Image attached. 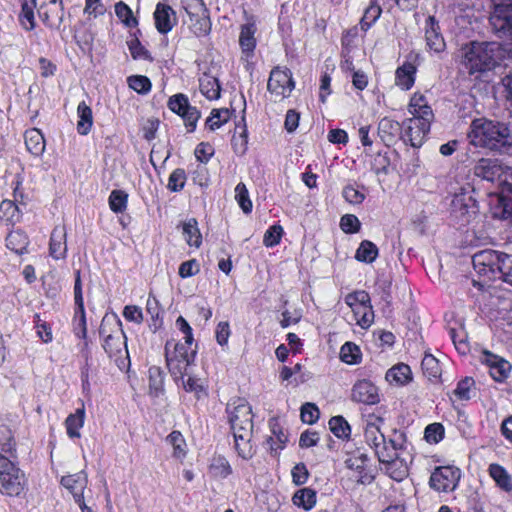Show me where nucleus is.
<instances>
[{"mask_svg": "<svg viewBox=\"0 0 512 512\" xmlns=\"http://www.w3.org/2000/svg\"><path fill=\"white\" fill-rule=\"evenodd\" d=\"M473 385V379L467 377L458 382L457 387L454 390V393L460 400H468L470 399V390Z\"/></svg>", "mask_w": 512, "mask_h": 512, "instance_id": "338daca9", "label": "nucleus"}, {"mask_svg": "<svg viewBox=\"0 0 512 512\" xmlns=\"http://www.w3.org/2000/svg\"><path fill=\"white\" fill-rule=\"evenodd\" d=\"M377 256V246L368 240L362 241L355 253L356 260L365 263H372L377 258Z\"/></svg>", "mask_w": 512, "mask_h": 512, "instance_id": "ea45409f", "label": "nucleus"}, {"mask_svg": "<svg viewBox=\"0 0 512 512\" xmlns=\"http://www.w3.org/2000/svg\"><path fill=\"white\" fill-rule=\"evenodd\" d=\"M406 446L405 434L394 430L389 440L384 442L375 450L380 463L389 462L390 459H395L398 455L404 454Z\"/></svg>", "mask_w": 512, "mask_h": 512, "instance_id": "ddd939ff", "label": "nucleus"}, {"mask_svg": "<svg viewBox=\"0 0 512 512\" xmlns=\"http://www.w3.org/2000/svg\"><path fill=\"white\" fill-rule=\"evenodd\" d=\"M385 378L390 384L404 386L412 381V371L408 365L400 363L390 368Z\"/></svg>", "mask_w": 512, "mask_h": 512, "instance_id": "bb28decb", "label": "nucleus"}, {"mask_svg": "<svg viewBox=\"0 0 512 512\" xmlns=\"http://www.w3.org/2000/svg\"><path fill=\"white\" fill-rule=\"evenodd\" d=\"M340 227L343 232L352 234L360 230L361 223L355 215L346 214L341 217Z\"/></svg>", "mask_w": 512, "mask_h": 512, "instance_id": "0e129e2a", "label": "nucleus"}, {"mask_svg": "<svg viewBox=\"0 0 512 512\" xmlns=\"http://www.w3.org/2000/svg\"><path fill=\"white\" fill-rule=\"evenodd\" d=\"M235 199L244 213L248 214L252 211V202L249 198L246 185L242 182L238 183L235 187Z\"/></svg>", "mask_w": 512, "mask_h": 512, "instance_id": "5fc2aeb1", "label": "nucleus"}, {"mask_svg": "<svg viewBox=\"0 0 512 512\" xmlns=\"http://www.w3.org/2000/svg\"><path fill=\"white\" fill-rule=\"evenodd\" d=\"M169 109L181 116L188 132H193L200 118V112L190 105L188 97L182 93L173 95L168 100Z\"/></svg>", "mask_w": 512, "mask_h": 512, "instance_id": "f8f14e48", "label": "nucleus"}, {"mask_svg": "<svg viewBox=\"0 0 512 512\" xmlns=\"http://www.w3.org/2000/svg\"><path fill=\"white\" fill-rule=\"evenodd\" d=\"M474 172L476 176L484 180L497 182L500 186H507V190L512 192V184L508 182L510 169L503 166L498 159H480L474 168Z\"/></svg>", "mask_w": 512, "mask_h": 512, "instance_id": "0eeeda50", "label": "nucleus"}, {"mask_svg": "<svg viewBox=\"0 0 512 512\" xmlns=\"http://www.w3.org/2000/svg\"><path fill=\"white\" fill-rule=\"evenodd\" d=\"M231 117V112L229 109H213L210 116L206 120V126L214 131L219 129L222 125L228 122Z\"/></svg>", "mask_w": 512, "mask_h": 512, "instance_id": "a18cd8bd", "label": "nucleus"}, {"mask_svg": "<svg viewBox=\"0 0 512 512\" xmlns=\"http://www.w3.org/2000/svg\"><path fill=\"white\" fill-rule=\"evenodd\" d=\"M22 215L20 207L12 200H3L0 204V219L7 225L19 222Z\"/></svg>", "mask_w": 512, "mask_h": 512, "instance_id": "72a5a7b5", "label": "nucleus"}, {"mask_svg": "<svg viewBox=\"0 0 512 512\" xmlns=\"http://www.w3.org/2000/svg\"><path fill=\"white\" fill-rule=\"evenodd\" d=\"M271 430L272 435L268 438L267 444L271 451L277 453L284 448L287 442V436L276 423H271Z\"/></svg>", "mask_w": 512, "mask_h": 512, "instance_id": "09e8293b", "label": "nucleus"}, {"mask_svg": "<svg viewBox=\"0 0 512 512\" xmlns=\"http://www.w3.org/2000/svg\"><path fill=\"white\" fill-rule=\"evenodd\" d=\"M284 234L283 227L279 224L270 226L264 234L263 244L266 247H274L278 245Z\"/></svg>", "mask_w": 512, "mask_h": 512, "instance_id": "13d9d810", "label": "nucleus"}, {"mask_svg": "<svg viewBox=\"0 0 512 512\" xmlns=\"http://www.w3.org/2000/svg\"><path fill=\"white\" fill-rule=\"evenodd\" d=\"M196 349L193 347V341L169 340L165 345L166 364L174 378L183 377L187 373V368L194 362Z\"/></svg>", "mask_w": 512, "mask_h": 512, "instance_id": "7ed1b4c3", "label": "nucleus"}, {"mask_svg": "<svg viewBox=\"0 0 512 512\" xmlns=\"http://www.w3.org/2000/svg\"><path fill=\"white\" fill-rule=\"evenodd\" d=\"M432 120L409 118L406 120L405 140L413 147H420L430 131Z\"/></svg>", "mask_w": 512, "mask_h": 512, "instance_id": "2eb2a0df", "label": "nucleus"}, {"mask_svg": "<svg viewBox=\"0 0 512 512\" xmlns=\"http://www.w3.org/2000/svg\"><path fill=\"white\" fill-rule=\"evenodd\" d=\"M128 194L122 190H113L109 196V207L115 213H122L127 208Z\"/></svg>", "mask_w": 512, "mask_h": 512, "instance_id": "8fccbe9b", "label": "nucleus"}, {"mask_svg": "<svg viewBox=\"0 0 512 512\" xmlns=\"http://www.w3.org/2000/svg\"><path fill=\"white\" fill-rule=\"evenodd\" d=\"M378 131L384 141L393 142L401 136L402 128L399 122L389 117H384L378 124Z\"/></svg>", "mask_w": 512, "mask_h": 512, "instance_id": "7c9ffc66", "label": "nucleus"}, {"mask_svg": "<svg viewBox=\"0 0 512 512\" xmlns=\"http://www.w3.org/2000/svg\"><path fill=\"white\" fill-rule=\"evenodd\" d=\"M425 39L427 47L435 53H442L446 48V43L440 32V26L434 16H429L426 19Z\"/></svg>", "mask_w": 512, "mask_h": 512, "instance_id": "a211bd4d", "label": "nucleus"}, {"mask_svg": "<svg viewBox=\"0 0 512 512\" xmlns=\"http://www.w3.org/2000/svg\"><path fill=\"white\" fill-rule=\"evenodd\" d=\"M340 358L343 362L354 365L360 362L361 360V352L359 347L352 343L346 342L340 350Z\"/></svg>", "mask_w": 512, "mask_h": 512, "instance_id": "de8ad7c7", "label": "nucleus"}, {"mask_svg": "<svg viewBox=\"0 0 512 512\" xmlns=\"http://www.w3.org/2000/svg\"><path fill=\"white\" fill-rule=\"evenodd\" d=\"M342 195L350 204H361L365 199L364 187L356 184H348L344 187Z\"/></svg>", "mask_w": 512, "mask_h": 512, "instance_id": "3c124183", "label": "nucleus"}, {"mask_svg": "<svg viewBox=\"0 0 512 512\" xmlns=\"http://www.w3.org/2000/svg\"><path fill=\"white\" fill-rule=\"evenodd\" d=\"M421 367L423 373L430 380H438L441 376L442 369L439 360L430 353H426L422 359Z\"/></svg>", "mask_w": 512, "mask_h": 512, "instance_id": "4c0bfd02", "label": "nucleus"}, {"mask_svg": "<svg viewBox=\"0 0 512 512\" xmlns=\"http://www.w3.org/2000/svg\"><path fill=\"white\" fill-rule=\"evenodd\" d=\"M351 399L354 402L366 405H375L380 401L378 388L369 380L357 381L351 391Z\"/></svg>", "mask_w": 512, "mask_h": 512, "instance_id": "dca6fc26", "label": "nucleus"}, {"mask_svg": "<svg viewBox=\"0 0 512 512\" xmlns=\"http://www.w3.org/2000/svg\"><path fill=\"white\" fill-rule=\"evenodd\" d=\"M178 378L182 379V385L185 391L195 393L198 398L204 394V389L199 379L190 376L186 380L184 379V376L177 377L176 379Z\"/></svg>", "mask_w": 512, "mask_h": 512, "instance_id": "69168bd1", "label": "nucleus"}, {"mask_svg": "<svg viewBox=\"0 0 512 512\" xmlns=\"http://www.w3.org/2000/svg\"><path fill=\"white\" fill-rule=\"evenodd\" d=\"M154 20L158 32L166 34L176 24L175 12L170 6L158 3L154 12Z\"/></svg>", "mask_w": 512, "mask_h": 512, "instance_id": "6ab92c4d", "label": "nucleus"}, {"mask_svg": "<svg viewBox=\"0 0 512 512\" xmlns=\"http://www.w3.org/2000/svg\"><path fill=\"white\" fill-rule=\"evenodd\" d=\"M36 6L35 0L24 1L21 6L19 14V21L21 26L26 30H33L35 27L34 8Z\"/></svg>", "mask_w": 512, "mask_h": 512, "instance_id": "a19ab883", "label": "nucleus"}, {"mask_svg": "<svg viewBox=\"0 0 512 512\" xmlns=\"http://www.w3.org/2000/svg\"><path fill=\"white\" fill-rule=\"evenodd\" d=\"M256 31L257 26L254 21H249L246 24L241 25L239 45L246 57H249L256 47Z\"/></svg>", "mask_w": 512, "mask_h": 512, "instance_id": "4be33fe9", "label": "nucleus"}, {"mask_svg": "<svg viewBox=\"0 0 512 512\" xmlns=\"http://www.w3.org/2000/svg\"><path fill=\"white\" fill-rule=\"evenodd\" d=\"M416 72L417 68L413 63L404 62L396 69L395 84L402 90H410L415 83Z\"/></svg>", "mask_w": 512, "mask_h": 512, "instance_id": "5701e85b", "label": "nucleus"}, {"mask_svg": "<svg viewBox=\"0 0 512 512\" xmlns=\"http://www.w3.org/2000/svg\"><path fill=\"white\" fill-rule=\"evenodd\" d=\"M149 389L150 394L157 397L163 391L164 376L159 367L152 366L149 368Z\"/></svg>", "mask_w": 512, "mask_h": 512, "instance_id": "49530a36", "label": "nucleus"}, {"mask_svg": "<svg viewBox=\"0 0 512 512\" xmlns=\"http://www.w3.org/2000/svg\"><path fill=\"white\" fill-rule=\"evenodd\" d=\"M166 443L172 447V456L176 459H183L187 453V444L179 431H172L166 437Z\"/></svg>", "mask_w": 512, "mask_h": 512, "instance_id": "e433bc0d", "label": "nucleus"}, {"mask_svg": "<svg viewBox=\"0 0 512 512\" xmlns=\"http://www.w3.org/2000/svg\"><path fill=\"white\" fill-rule=\"evenodd\" d=\"M504 257L505 253L495 250L479 251L472 258L474 270L484 281L501 279Z\"/></svg>", "mask_w": 512, "mask_h": 512, "instance_id": "39448f33", "label": "nucleus"}, {"mask_svg": "<svg viewBox=\"0 0 512 512\" xmlns=\"http://www.w3.org/2000/svg\"><path fill=\"white\" fill-rule=\"evenodd\" d=\"M408 112L412 115L411 118L432 121L434 119L432 108L428 104L426 97L419 92L412 95L408 104Z\"/></svg>", "mask_w": 512, "mask_h": 512, "instance_id": "aec40b11", "label": "nucleus"}, {"mask_svg": "<svg viewBox=\"0 0 512 512\" xmlns=\"http://www.w3.org/2000/svg\"><path fill=\"white\" fill-rule=\"evenodd\" d=\"M425 439L429 443H438L444 436V427L440 423L429 424L425 428Z\"/></svg>", "mask_w": 512, "mask_h": 512, "instance_id": "680f3d73", "label": "nucleus"}, {"mask_svg": "<svg viewBox=\"0 0 512 512\" xmlns=\"http://www.w3.org/2000/svg\"><path fill=\"white\" fill-rule=\"evenodd\" d=\"M116 16L127 26L134 27L138 24L137 19L133 16L132 10L128 5L123 2H118L115 5Z\"/></svg>", "mask_w": 512, "mask_h": 512, "instance_id": "4d7b16f0", "label": "nucleus"}, {"mask_svg": "<svg viewBox=\"0 0 512 512\" xmlns=\"http://www.w3.org/2000/svg\"><path fill=\"white\" fill-rule=\"evenodd\" d=\"M186 182V174L183 169L174 170L168 179V188L171 191L177 192L183 189Z\"/></svg>", "mask_w": 512, "mask_h": 512, "instance_id": "052dcab7", "label": "nucleus"}, {"mask_svg": "<svg viewBox=\"0 0 512 512\" xmlns=\"http://www.w3.org/2000/svg\"><path fill=\"white\" fill-rule=\"evenodd\" d=\"M28 245V239L21 231H12L6 237V246L15 253L22 254Z\"/></svg>", "mask_w": 512, "mask_h": 512, "instance_id": "37998d69", "label": "nucleus"}, {"mask_svg": "<svg viewBox=\"0 0 512 512\" xmlns=\"http://www.w3.org/2000/svg\"><path fill=\"white\" fill-rule=\"evenodd\" d=\"M479 360L486 365L491 377L498 382L505 380L511 371V365L508 361L487 350L481 352Z\"/></svg>", "mask_w": 512, "mask_h": 512, "instance_id": "4468645a", "label": "nucleus"}, {"mask_svg": "<svg viewBox=\"0 0 512 512\" xmlns=\"http://www.w3.org/2000/svg\"><path fill=\"white\" fill-rule=\"evenodd\" d=\"M468 139L475 147L495 151H502V149L512 145L509 127L503 122L485 117L472 120L469 127Z\"/></svg>", "mask_w": 512, "mask_h": 512, "instance_id": "f03ea898", "label": "nucleus"}, {"mask_svg": "<svg viewBox=\"0 0 512 512\" xmlns=\"http://www.w3.org/2000/svg\"><path fill=\"white\" fill-rule=\"evenodd\" d=\"M301 420L306 424H314L320 416L318 407L310 402H307L301 407Z\"/></svg>", "mask_w": 512, "mask_h": 512, "instance_id": "bf43d9fd", "label": "nucleus"}, {"mask_svg": "<svg viewBox=\"0 0 512 512\" xmlns=\"http://www.w3.org/2000/svg\"><path fill=\"white\" fill-rule=\"evenodd\" d=\"M216 341L219 345L225 346L228 343V339L230 337L231 331L230 326L227 321H222L218 323L216 327Z\"/></svg>", "mask_w": 512, "mask_h": 512, "instance_id": "774afa93", "label": "nucleus"}, {"mask_svg": "<svg viewBox=\"0 0 512 512\" xmlns=\"http://www.w3.org/2000/svg\"><path fill=\"white\" fill-rule=\"evenodd\" d=\"M294 88L295 82L288 68L277 66L272 69L267 89L274 101H281L289 97Z\"/></svg>", "mask_w": 512, "mask_h": 512, "instance_id": "6e6552de", "label": "nucleus"}, {"mask_svg": "<svg viewBox=\"0 0 512 512\" xmlns=\"http://www.w3.org/2000/svg\"><path fill=\"white\" fill-rule=\"evenodd\" d=\"M85 422V408L84 404L75 413L70 414L65 420V427L67 435L70 438H80V430Z\"/></svg>", "mask_w": 512, "mask_h": 512, "instance_id": "cd10ccee", "label": "nucleus"}, {"mask_svg": "<svg viewBox=\"0 0 512 512\" xmlns=\"http://www.w3.org/2000/svg\"><path fill=\"white\" fill-rule=\"evenodd\" d=\"M370 302V296L366 291L359 290L349 293L345 297V303L352 309Z\"/></svg>", "mask_w": 512, "mask_h": 512, "instance_id": "e2e57ef3", "label": "nucleus"}, {"mask_svg": "<svg viewBox=\"0 0 512 512\" xmlns=\"http://www.w3.org/2000/svg\"><path fill=\"white\" fill-rule=\"evenodd\" d=\"M382 13L381 7L372 2L365 10L360 25L363 30H368L380 17Z\"/></svg>", "mask_w": 512, "mask_h": 512, "instance_id": "864d4df0", "label": "nucleus"}, {"mask_svg": "<svg viewBox=\"0 0 512 512\" xmlns=\"http://www.w3.org/2000/svg\"><path fill=\"white\" fill-rule=\"evenodd\" d=\"M226 411L238 455L246 460L252 458L255 451L250 443L253 429L251 406L245 399L237 398L228 403Z\"/></svg>", "mask_w": 512, "mask_h": 512, "instance_id": "f257e3e1", "label": "nucleus"}, {"mask_svg": "<svg viewBox=\"0 0 512 512\" xmlns=\"http://www.w3.org/2000/svg\"><path fill=\"white\" fill-rule=\"evenodd\" d=\"M364 437L366 443L374 449V451L384 442L386 439L384 434L380 431L379 427L375 423H367L364 430Z\"/></svg>", "mask_w": 512, "mask_h": 512, "instance_id": "79ce46f5", "label": "nucleus"}, {"mask_svg": "<svg viewBox=\"0 0 512 512\" xmlns=\"http://www.w3.org/2000/svg\"><path fill=\"white\" fill-rule=\"evenodd\" d=\"M353 317L357 325L363 329L369 328L374 322V312L370 302L352 309Z\"/></svg>", "mask_w": 512, "mask_h": 512, "instance_id": "f704fd0d", "label": "nucleus"}, {"mask_svg": "<svg viewBox=\"0 0 512 512\" xmlns=\"http://www.w3.org/2000/svg\"><path fill=\"white\" fill-rule=\"evenodd\" d=\"M87 483V475L84 471L63 476L61 479L62 486L73 495L75 502L79 506H82Z\"/></svg>", "mask_w": 512, "mask_h": 512, "instance_id": "f3484780", "label": "nucleus"}, {"mask_svg": "<svg viewBox=\"0 0 512 512\" xmlns=\"http://www.w3.org/2000/svg\"><path fill=\"white\" fill-rule=\"evenodd\" d=\"M73 332L78 338H86L87 324L80 271L75 273Z\"/></svg>", "mask_w": 512, "mask_h": 512, "instance_id": "9b49d317", "label": "nucleus"}, {"mask_svg": "<svg viewBox=\"0 0 512 512\" xmlns=\"http://www.w3.org/2000/svg\"><path fill=\"white\" fill-rule=\"evenodd\" d=\"M316 501V492L308 487L297 490L292 497L293 504L305 511L311 510L316 505Z\"/></svg>", "mask_w": 512, "mask_h": 512, "instance_id": "2f4dec72", "label": "nucleus"}, {"mask_svg": "<svg viewBox=\"0 0 512 512\" xmlns=\"http://www.w3.org/2000/svg\"><path fill=\"white\" fill-rule=\"evenodd\" d=\"M461 470L454 466L437 467L431 474L429 484L438 492H451L458 486Z\"/></svg>", "mask_w": 512, "mask_h": 512, "instance_id": "9d476101", "label": "nucleus"}, {"mask_svg": "<svg viewBox=\"0 0 512 512\" xmlns=\"http://www.w3.org/2000/svg\"><path fill=\"white\" fill-rule=\"evenodd\" d=\"M109 328V320L104 318L100 326V335L104 339L103 348L111 359H114L118 367L124 364L128 357L126 337L121 329L120 321H114Z\"/></svg>", "mask_w": 512, "mask_h": 512, "instance_id": "20e7f679", "label": "nucleus"}, {"mask_svg": "<svg viewBox=\"0 0 512 512\" xmlns=\"http://www.w3.org/2000/svg\"><path fill=\"white\" fill-rule=\"evenodd\" d=\"M188 16V27L197 37L207 36L211 31L209 12L202 0H183Z\"/></svg>", "mask_w": 512, "mask_h": 512, "instance_id": "423d86ee", "label": "nucleus"}, {"mask_svg": "<svg viewBox=\"0 0 512 512\" xmlns=\"http://www.w3.org/2000/svg\"><path fill=\"white\" fill-rule=\"evenodd\" d=\"M210 472L215 477L226 478L232 473V468L224 457L217 456L210 464Z\"/></svg>", "mask_w": 512, "mask_h": 512, "instance_id": "603ef678", "label": "nucleus"}, {"mask_svg": "<svg viewBox=\"0 0 512 512\" xmlns=\"http://www.w3.org/2000/svg\"><path fill=\"white\" fill-rule=\"evenodd\" d=\"M488 474L500 490L506 493L512 492V477L502 465L497 463L490 464Z\"/></svg>", "mask_w": 512, "mask_h": 512, "instance_id": "b1692460", "label": "nucleus"}, {"mask_svg": "<svg viewBox=\"0 0 512 512\" xmlns=\"http://www.w3.org/2000/svg\"><path fill=\"white\" fill-rule=\"evenodd\" d=\"M25 145L27 150L35 155H41L45 150V140L38 129H29L25 132Z\"/></svg>", "mask_w": 512, "mask_h": 512, "instance_id": "473e14b6", "label": "nucleus"}, {"mask_svg": "<svg viewBox=\"0 0 512 512\" xmlns=\"http://www.w3.org/2000/svg\"><path fill=\"white\" fill-rule=\"evenodd\" d=\"M0 486L10 496L19 495L23 489L22 474L7 456H0Z\"/></svg>", "mask_w": 512, "mask_h": 512, "instance_id": "1a4fd4ad", "label": "nucleus"}, {"mask_svg": "<svg viewBox=\"0 0 512 512\" xmlns=\"http://www.w3.org/2000/svg\"><path fill=\"white\" fill-rule=\"evenodd\" d=\"M383 470L396 481L403 480L408 475V464L403 454L398 455L389 462H382Z\"/></svg>", "mask_w": 512, "mask_h": 512, "instance_id": "a878e982", "label": "nucleus"}, {"mask_svg": "<svg viewBox=\"0 0 512 512\" xmlns=\"http://www.w3.org/2000/svg\"><path fill=\"white\" fill-rule=\"evenodd\" d=\"M182 235L190 247L199 248L202 244V235L195 218H190L182 224Z\"/></svg>", "mask_w": 512, "mask_h": 512, "instance_id": "c85d7f7f", "label": "nucleus"}, {"mask_svg": "<svg viewBox=\"0 0 512 512\" xmlns=\"http://www.w3.org/2000/svg\"><path fill=\"white\" fill-rule=\"evenodd\" d=\"M128 86L140 94L150 92L152 84L148 77L142 75H134L127 78Z\"/></svg>", "mask_w": 512, "mask_h": 512, "instance_id": "6e6d98bb", "label": "nucleus"}, {"mask_svg": "<svg viewBox=\"0 0 512 512\" xmlns=\"http://www.w3.org/2000/svg\"><path fill=\"white\" fill-rule=\"evenodd\" d=\"M368 458L365 454H359L349 457L346 460V466L349 470L358 473L357 481L364 484L368 481V477L364 474L367 468Z\"/></svg>", "mask_w": 512, "mask_h": 512, "instance_id": "c9c22d12", "label": "nucleus"}, {"mask_svg": "<svg viewBox=\"0 0 512 512\" xmlns=\"http://www.w3.org/2000/svg\"><path fill=\"white\" fill-rule=\"evenodd\" d=\"M67 232L64 226H56L50 237L49 252L56 259H64L67 254Z\"/></svg>", "mask_w": 512, "mask_h": 512, "instance_id": "412c9836", "label": "nucleus"}, {"mask_svg": "<svg viewBox=\"0 0 512 512\" xmlns=\"http://www.w3.org/2000/svg\"><path fill=\"white\" fill-rule=\"evenodd\" d=\"M15 442L12 431L7 426H0V456L14 457Z\"/></svg>", "mask_w": 512, "mask_h": 512, "instance_id": "58836bf2", "label": "nucleus"}, {"mask_svg": "<svg viewBox=\"0 0 512 512\" xmlns=\"http://www.w3.org/2000/svg\"><path fill=\"white\" fill-rule=\"evenodd\" d=\"M77 132L80 135H87L93 126V113L90 106L84 101L77 106Z\"/></svg>", "mask_w": 512, "mask_h": 512, "instance_id": "c756f323", "label": "nucleus"}, {"mask_svg": "<svg viewBox=\"0 0 512 512\" xmlns=\"http://www.w3.org/2000/svg\"><path fill=\"white\" fill-rule=\"evenodd\" d=\"M199 89L208 100H216L220 97L221 87L219 80L210 72H205L200 76Z\"/></svg>", "mask_w": 512, "mask_h": 512, "instance_id": "393cba45", "label": "nucleus"}, {"mask_svg": "<svg viewBox=\"0 0 512 512\" xmlns=\"http://www.w3.org/2000/svg\"><path fill=\"white\" fill-rule=\"evenodd\" d=\"M329 428L337 438L348 439L350 437L351 428L343 416L332 417L329 420Z\"/></svg>", "mask_w": 512, "mask_h": 512, "instance_id": "c03bdc74", "label": "nucleus"}]
</instances>
